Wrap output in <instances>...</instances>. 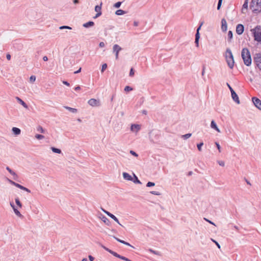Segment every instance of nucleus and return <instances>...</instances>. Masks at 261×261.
Instances as JSON below:
<instances>
[{"label": "nucleus", "mask_w": 261, "mask_h": 261, "mask_svg": "<svg viewBox=\"0 0 261 261\" xmlns=\"http://www.w3.org/2000/svg\"><path fill=\"white\" fill-rule=\"evenodd\" d=\"M241 56L245 65L249 66L251 64L252 60L250 53L247 48H244L242 50Z\"/></svg>", "instance_id": "nucleus-1"}, {"label": "nucleus", "mask_w": 261, "mask_h": 261, "mask_svg": "<svg viewBox=\"0 0 261 261\" xmlns=\"http://www.w3.org/2000/svg\"><path fill=\"white\" fill-rule=\"evenodd\" d=\"M250 8L255 15L261 13V0H252L250 3Z\"/></svg>", "instance_id": "nucleus-2"}, {"label": "nucleus", "mask_w": 261, "mask_h": 261, "mask_svg": "<svg viewBox=\"0 0 261 261\" xmlns=\"http://www.w3.org/2000/svg\"><path fill=\"white\" fill-rule=\"evenodd\" d=\"M225 59L228 67L232 69L234 66V58L230 48H227L225 52Z\"/></svg>", "instance_id": "nucleus-3"}, {"label": "nucleus", "mask_w": 261, "mask_h": 261, "mask_svg": "<svg viewBox=\"0 0 261 261\" xmlns=\"http://www.w3.org/2000/svg\"><path fill=\"white\" fill-rule=\"evenodd\" d=\"M254 39L255 41L260 42H261V26L257 25L254 29L251 30Z\"/></svg>", "instance_id": "nucleus-4"}, {"label": "nucleus", "mask_w": 261, "mask_h": 261, "mask_svg": "<svg viewBox=\"0 0 261 261\" xmlns=\"http://www.w3.org/2000/svg\"><path fill=\"white\" fill-rule=\"evenodd\" d=\"M253 60L256 64V67L261 70V54H256L253 58Z\"/></svg>", "instance_id": "nucleus-5"}, {"label": "nucleus", "mask_w": 261, "mask_h": 261, "mask_svg": "<svg viewBox=\"0 0 261 261\" xmlns=\"http://www.w3.org/2000/svg\"><path fill=\"white\" fill-rule=\"evenodd\" d=\"M13 44L14 48L17 50H21L23 48V44L19 40H15Z\"/></svg>", "instance_id": "nucleus-6"}, {"label": "nucleus", "mask_w": 261, "mask_h": 261, "mask_svg": "<svg viewBox=\"0 0 261 261\" xmlns=\"http://www.w3.org/2000/svg\"><path fill=\"white\" fill-rule=\"evenodd\" d=\"M252 101L254 104V105L259 110L261 111V100L256 97H253L252 98Z\"/></svg>", "instance_id": "nucleus-7"}, {"label": "nucleus", "mask_w": 261, "mask_h": 261, "mask_svg": "<svg viewBox=\"0 0 261 261\" xmlns=\"http://www.w3.org/2000/svg\"><path fill=\"white\" fill-rule=\"evenodd\" d=\"M10 182L12 185H13L15 186V187L20 189L21 190H24V191H26V192H27L28 193H30L31 192V191L29 189H28V188L22 186V185H20V184H19L18 183H16V182H14V181H13L12 180H10Z\"/></svg>", "instance_id": "nucleus-8"}, {"label": "nucleus", "mask_w": 261, "mask_h": 261, "mask_svg": "<svg viewBox=\"0 0 261 261\" xmlns=\"http://www.w3.org/2000/svg\"><path fill=\"white\" fill-rule=\"evenodd\" d=\"M244 31V26L242 24H238L236 27V33L237 34L242 35Z\"/></svg>", "instance_id": "nucleus-9"}, {"label": "nucleus", "mask_w": 261, "mask_h": 261, "mask_svg": "<svg viewBox=\"0 0 261 261\" xmlns=\"http://www.w3.org/2000/svg\"><path fill=\"white\" fill-rule=\"evenodd\" d=\"M88 104L92 107H96L99 106V100H96L94 98H91L88 100Z\"/></svg>", "instance_id": "nucleus-10"}, {"label": "nucleus", "mask_w": 261, "mask_h": 261, "mask_svg": "<svg viewBox=\"0 0 261 261\" xmlns=\"http://www.w3.org/2000/svg\"><path fill=\"white\" fill-rule=\"evenodd\" d=\"M10 205L13 208L15 215L20 218H23V216L21 214L20 212L16 208L13 202H10Z\"/></svg>", "instance_id": "nucleus-11"}, {"label": "nucleus", "mask_w": 261, "mask_h": 261, "mask_svg": "<svg viewBox=\"0 0 261 261\" xmlns=\"http://www.w3.org/2000/svg\"><path fill=\"white\" fill-rule=\"evenodd\" d=\"M221 30L222 32H225L227 30V24L225 18L221 20Z\"/></svg>", "instance_id": "nucleus-12"}, {"label": "nucleus", "mask_w": 261, "mask_h": 261, "mask_svg": "<svg viewBox=\"0 0 261 261\" xmlns=\"http://www.w3.org/2000/svg\"><path fill=\"white\" fill-rule=\"evenodd\" d=\"M231 97L232 99L238 104L240 103V100L237 94L234 91H232L231 92Z\"/></svg>", "instance_id": "nucleus-13"}, {"label": "nucleus", "mask_w": 261, "mask_h": 261, "mask_svg": "<svg viewBox=\"0 0 261 261\" xmlns=\"http://www.w3.org/2000/svg\"><path fill=\"white\" fill-rule=\"evenodd\" d=\"M141 129V126L139 124H133L130 127V130L132 132H138Z\"/></svg>", "instance_id": "nucleus-14"}, {"label": "nucleus", "mask_w": 261, "mask_h": 261, "mask_svg": "<svg viewBox=\"0 0 261 261\" xmlns=\"http://www.w3.org/2000/svg\"><path fill=\"white\" fill-rule=\"evenodd\" d=\"M203 22H201L200 24V25L197 28L196 30V33L195 34V39L199 40L200 39V33L199 31L201 29V26L202 25Z\"/></svg>", "instance_id": "nucleus-15"}, {"label": "nucleus", "mask_w": 261, "mask_h": 261, "mask_svg": "<svg viewBox=\"0 0 261 261\" xmlns=\"http://www.w3.org/2000/svg\"><path fill=\"white\" fill-rule=\"evenodd\" d=\"M15 98L17 100V102H19L20 105H21L24 108L26 109L28 108L27 104L24 101H23L20 98L17 96Z\"/></svg>", "instance_id": "nucleus-16"}, {"label": "nucleus", "mask_w": 261, "mask_h": 261, "mask_svg": "<svg viewBox=\"0 0 261 261\" xmlns=\"http://www.w3.org/2000/svg\"><path fill=\"white\" fill-rule=\"evenodd\" d=\"M122 175H123V177L124 179H125L127 180H129V181L133 180V177L128 173H127L126 172H123Z\"/></svg>", "instance_id": "nucleus-17"}, {"label": "nucleus", "mask_w": 261, "mask_h": 261, "mask_svg": "<svg viewBox=\"0 0 261 261\" xmlns=\"http://www.w3.org/2000/svg\"><path fill=\"white\" fill-rule=\"evenodd\" d=\"M211 127L216 130L217 132L220 133V130L217 127V125L214 120H212L211 123Z\"/></svg>", "instance_id": "nucleus-18"}, {"label": "nucleus", "mask_w": 261, "mask_h": 261, "mask_svg": "<svg viewBox=\"0 0 261 261\" xmlns=\"http://www.w3.org/2000/svg\"><path fill=\"white\" fill-rule=\"evenodd\" d=\"M113 238L116 239L118 242L122 243V244H123L125 245H127V246H130L132 247H134L133 246H132L129 243H128V242H126L123 240H120L119 239V238L115 237V236H113Z\"/></svg>", "instance_id": "nucleus-19"}, {"label": "nucleus", "mask_w": 261, "mask_h": 261, "mask_svg": "<svg viewBox=\"0 0 261 261\" xmlns=\"http://www.w3.org/2000/svg\"><path fill=\"white\" fill-rule=\"evenodd\" d=\"M94 25V22L92 21H89L83 24V26L85 28H88L93 27Z\"/></svg>", "instance_id": "nucleus-20"}, {"label": "nucleus", "mask_w": 261, "mask_h": 261, "mask_svg": "<svg viewBox=\"0 0 261 261\" xmlns=\"http://www.w3.org/2000/svg\"><path fill=\"white\" fill-rule=\"evenodd\" d=\"M13 133L15 135H19L21 133V130L17 127H13L12 129Z\"/></svg>", "instance_id": "nucleus-21"}, {"label": "nucleus", "mask_w": 261, "mask_h": 261, "mask_svg": "<svg viewBox=\"0 0 261 261\" xmlns=\"http://www.w3.org/2000/svg\"><path fill=\"white\" fill-rule=\"evenodd\" d=\"M113 49L114 52L119 53L122 48L118 44H115L113 46Z\"/></svg>", "instance_id": "nucleus-22"}, {"label": "nucleus", "mask_w": 261, "mask_h": 261, "mask_svg": "<svg viewBox=\"0 0 261 261\" xmlns=\"http://www.w3.org/2000/svg\"><path fill=\"white\" fill-rule=\"evenodd\" d=\"M64 108L73 113H76L77 112L76 109L72 108L68 106H64Z\"/></svg>", "instance_id": "nucleus-23"}, {"label": "nucleus", "mask_w": 261, "mask_h": 261, "mask_svg": "<svg viewBox=\"0 0 261 261\" xmlns=\"http://www.w3.org/2000/svg\"><path fill=\"white\" fill-rule=\"evenodd\" d=\"M126 13V11H124L123 10H121V9L117 10L115 12V14L117 15H122L125 14Z\"/></svg>", "instance_id": "nucleus-24"}, {"label": "nucleus", "mask_w": 261, "mask_h": 261, "mask_svg": "<svg viewBox=\"0 0 261 261\" xmlns=\"http://www.w3.org/2000/svg\"><path fill=\"white\" fill-rule=\"evenodd\" d=\"M148 251L150 252L151 253H153V254L157 255H159V256H161L162 255V254H161V253L160 252L154 250H153L152 249H150V248L148 249Z\"/></svg>", "instance_id": "nucleus-25"}, {"label": "nucleus", "mask_w": 261, "mask_h": 261, "mask_svg": "<svg viewBox=\"0 0 261 261\" xmlns=\"http://www.w3.org/2000/svg\"><path fill=\"white\" fill-rule=\"evenodd\" d=\"M101 6H102V3H100L99 5H96L95 7L94 10L96 12H101Z\"/></svg>", "instance_id": "nucleus-26"}, {"label": "nucleus", "mask_w": 261, "mask_h": 261, "mask_svg": "<svg viewBox=\"0 0 261 261\" xmlns=\"http://www.w3.org/2000/svg\"><path fill=\"white\" fill-rule=\"evenodd\" d=\"M248 0H245L244 3L242 6V13H244V12H243L244 9H248Z\"/></svg>", "instance_id": "nucleus-27"}, {"label": "nucleus", "mask_w": 261, "mask_h": 261, "mask_svg": "<svg viewBox=\"0 0 261 261\" xmlns=\"http://www.w3.org/2000/svg\"><path fill=\"white\" fill-rule=\"evenodd\" d=\"M227 36H228V42H231V39H232V37H233L232 32L231 31H229L228 32Z\"/></svg>", "instance_id": "nucleus-28"}, {"label": "nucleus", "mask_w": 261, "mask_h": 261, "mask_svg": "<svg viewBox=\"0 0 261 261\" xmlns=\"http://www.w3.org/2000/svg\"><path fill=\"white\" fill-rule=\"evenodd\" d=\"M51 149L55 153H61V150L59 149V148H57L54 147H51Z\"/></svg>", "instance_id": "nucleus-29"}, {"label": "nucleus", "mask_w": 261, "mask_h": 261, "mask_svg": "<svg viewBox=\"0 0 261 261\" xmlns=\"http://www.w3.org/2000/svg\"><path fill=\"white\" fill-rule=\"evenodd\" d=\"M110 218L113 219L116 222H117L118 224H119L120 225L123 227V226L119 223L118 219L115 215L112 214V215L110 216Z\"/></svg>", "instance_id": "nucleus-30"}, {"label": "nucleus", "mask_w": 261, "mask_h": 261, "mask_svg": "<svg viewBox=\"0 0 261 261\" xmlns=\"http://www.w3.org/2000/svg\"><path fill=\"white\" fill-rule=\"evenodd\" d=\"M134 180L133 179L132 181H133V182L135 184H141V182L138 179L137 176L135 174H134Z\"/></svg>", "instance_id": "nucleus-31"}, {"label": "nucleus", "mask_w": 261, "mask_h": 261, "mask_svg": "<svg viewBox=\"0 0 261 261\" xmlns=\"http://www.w3.org/2000/svg\"><path fill=\"white\" fill-rule=\"evenodd\" d=\"M110 253L111 254H112L113 255H114V256H115L116 257H118V258H119L120 259L121 258V257L122 256V255H119V254H118L116 252L113 251V250L110 251Z\"/></svg>", "instance_id": "nucleus-32"}, {"label": "nucleus", "mask_w": 261, "mask_h": 261, "mask_svg": "<svg viewBox=\"0 0 261 261\" xmlns=\"http://www.w3.org/2000/svg\"><path fill=\"white\" fill-rule=\"evenodd\" d=\"M191 136H192V134L188 133V134L182 135L181 136V138L184 140H186V139H188V138H189Z\"/></svg>", "instance_id": "nucleus-33"}, {"label": "nucleus", "mask_w": 261, "mask_h": 261, "mask_svg": "<svg viewBox=\"0 0 261 261\" xmlns=\"http://www.w3.org/2000/svg\"><path fill=\"white\" fill-rule=\"evenodd\" d=\"M15 202H16V204L17 205V206L21 208L22 207V204L20 202L19 199L18 198H15Z\"/></svg>", "instance_id": "nucleus-34"}, {"label": "nucleus", "mask_w": 261, "mask_h": 261, "mask_svg": "<svg viewBox=\"0 0 261 261\" xmlns=\"http://www.w3.org/2000/svg\"><path fill=\"white\" fill-rule=\"evenodd\" d=\"M203 145V142H200L197 145V149L199 151H201L202 150L201 147Z\"/></svg>", "instance_id": "nucleus-35"}, {"label": "nucleus", "mask_w": 261, "mask_h": 261, "mask_svg": "<svg viewBox=\"0 0 261 261\" xmlns=\"http://www.w3.org/2000/svg\"><path fill=\"white\" fill-rule=\"evenodd\" d=\"M59 29L60 30H63V29H68V30H71L72 28L69 27V26H67V25H62V26H61Z\"/></svg>", "instance_id": "nucleus-36"}, {"label": "nucleus", "mask_w": 261, "mask_h": 261, "mask_svg": "<svg viewBox=\"0 0 261 261\" xmlns=\"http://www.w3.org/2000/svg\"><path fill=\"white\" fill-rule=\"evenodd\" d=\"M35 138L38 140H41V139H42L44 138V136L43 135H40V134H36L35 135Z\"/></svg>", "instance_id": "nucleus-37"}, {"label": "nucleus", "mask_w": 261, "mask_h": 261, "mask_svg": "<svg viewBox=\"0 0 261 261\" xmlns=\"http://www.w3.org/2000/svg\"><path fill=\"white\" fill-rule=\"evenodd\" d=\"M133 90V88L129 86H126L125 88H124V91L125 92H129L130 91H132Z\"/></svg>", "instance_id": "nucleus-38"}, {"label": "nucleus", "mask_w": 261, "mask_h": 261, "mask_svg": "<svg viewBox=\"0 0 261 261\" xmlns=\"http://www.w3.org/2000/svg\"><path fill=\"white\" fill-rule=\"evenodd\" d=\"M6 169L11 174L13 175H16L15 173L12 171L9 167H7Z\"/></svg>", "instance_id": "nucleus-39"}, {"label": "nucleus", "mask_w": 261, "mask_h": 261, "mask_svg": "<svg viewBox=\"0 0 261 261\" xmlns=\"http://www.w3.org/2000/svg\"><path fill=\"white\" fill-rule=\"evenodd\" d=\"M122 4V2H118L117 3H116L114 5V7L116 8H119L121 5Z\"/></svg>", "instance_id": "nucleus-40"}, {"label": "nucleus", "mask_w": 261, "mask_h": 261, "mask_svg": "<svg viewBox=\"0 0 261 261\" xmlns=\"http://www.w3.org/2000/svg\"><path fill=\"white\" fill-rule=\"evenodd\" d=\"M107 64L106 63H105L103 64H102V67H101V71L102 72H103L107 68Z\"/></svg>", "instance_id": "nucleus-41"}, {"label": "nucleus", "mask_w": 261, "mask_h": 261, "mask_svg": "<svg viewBox=\"0 0 261 261\" xmlns=\"http://www.w3.org/2000/svg\"><path fill=\"white\" fill-rule=\"evenodd\" d=\"M155 185V184L153 182L148 181L146 184V187H153Z\"/></svg>", "instance_id": "nucleus-42"}, {"label": "nucleus", "mask_w": 261, "mask_h": 261, "mask_svg": "<svg viewBox=\"0 0 261 261\" xmlns=\"http://www.w3.org/2000/svg\"><path fill=\"white\" fill-rule=\"evenodd\" d=\"M37 130L38 132H40V133H44V129L43 128V127L41 126H39L38 127H37Z\"/></svg>", "instance_id": "nucleus-43"}, {"label": "nucleus", "mask_w": 261, "mask_h": 261, "mask_svg": "<svg viewBox=\"0 0 261 261\" xmlns=\"http://www.w3.org/2000/svg\"><path fill=\"white\" fill-rule=\"evenodd\" d=\"M135 74V71L133 68H132L130 70L129 75L130 76H133Z\"/></svg>", "instance_id": "nucleus-44"}, {"label": "nucleus", "mask_w": 261, "mask_h": 261, "mask_svg": "<svg viewBox=\"0 0 261 261\" xmlns=\"http://www.w3.org/2000/svg\"><path fill=\"white\" fill-rule=\"evenodd\" d=\"M35 80H36V76L35 75L31 76V77L30 78V81L31 82L33 83L35 81Z\"/></svg>", "instance_id": "nucleus-45"}, {"label": "nucleus", "mask_w": 261, "mask_h": 261, "mask_svg": "<svg viewBox=\"0 0 261 261\" xmlns=\"http://www.w3.org/2000/svg\"><path fill=\"white\" fill-rule=\"evenodd\" d=\"M211 240L213 242H214L216 245V246L218 247V248H220V244L215 240H214L213 239H211Z\"/></svg>", "instance_id": "nucleus-46"}, {"label": "nucleus", "mask_w": 261, "mask_h": 261, "mask_svg": "<svg viewBox=\"0 0 261 261\" xmlns=\"http://www.w3.org/2000/svg\"><path fill=\"white\" fill-rule=\"evenodd\" d=\"M150 193L153 194V195H158V196L161 195V194H160V193L159 192L154 191H151Z\"/></svg>", "instance_id": "nucleus-47"}, {"label": "nucleus", "mask_w": 261, "mask_h": 261, "mask_svg": "<svg viewBox=\"0 0 261 261\" xmlns=\"http://www.w3.org/2000/svg\"><path fill=\"white\" fill-rule=\"evenodd\" d=\"M102 211L105 213L108 216H109L110 217V216L111 215H112V214H111V213L109 212L108 211H106L105 210L103 209V208H101Z\"/></svg>", "instance_id": "nucleus-48"}, {"label": "nucleus", "mask_w": 261, "mask_h": 261, "mask_svg": "<svg viewBox=\"0 0 261 261\" xmlns=\"http://www.w3.org/2000/svg\"><path fill=\"white\" fill-rule=\"evenodd\" d=\"M218 163L219 164V165L221 166H224L225 165V163L224 161H218Z\"/></svg>", "instance_id": "nucleus-49"}, {"label": "nucleus", "mask_w": 261, "mask_h": 261, "mask_svg": "<svg viewBox=\"0 0 261 261\" xmlns=\"http://www.w3.org/2000/svg\"><path fill=\"white\" fill-rule=\"evenodd\" d=\"M222 1H218V5H217V10H220L221 5H222Z\"/></svg>", "instance_id": "nucleus-50"}, {"label": "nucleus", "mask_w": 261, "mask_h": 261, "mask_svg": "<svg viewBox=\"0 0 261 261\" xmlns=\"http://www.w3.org/2000/svg\"><path fill=\"white\" fill-rule=\"evenodd\" d=\"M215 144L219 152H221V147L220 144L218 142H215Z\"/></svg>", "instance_id": "nucleus-51"}, {"label": "nucleus", "mask_w": 261, "mask_h": 261, "mask_svg": "<svg viewBox=\"0 0 261 261\" xmlns=\"http://www.w3.org/2000/svg\"><path fill=\"white\" fill-rule=\"evenodd\" d=\"M102 14L101 12H97L95 16L93 17V18L95 19L99 17Z\"/></svg>", "instance_id": "nucleus-52"}, {"label": "nucleus", "mask_w": 261, "mask_h": 261, "mask_svg": "<svg viewBox=\"0 0 261 261\" xmlns=\"http://www.w3.org/2000/svg\"><path fill=\"white\" fill-rule=\"evenodd\" d=\"M130 153L136 157H137L138 156V154L133 150H130Z\"/></svg>", "instance_id": "nucleus-53"}, {"label": "nucleus", "mask_w": 261, "mask_h": 261, "mask_svg": "<svg viewBox=\"0 0 261 261\" xmlns=\"http://www.w3.org/2000/svg\"><path fill=\"white\" fill-rule=\"evenodd\" d=\"M226 85H227V87H228L230 92H232V91H234L233 89L232 88V87L230 86V85L228 83H226Z\"/></svg>", "instance_id": "nucleus-54"}, {"label": "nucleus", "mask_w": 261, "mask_h": 261, "mask_svg": "<svg viewBox=\"0 0 261 261\" xmlns=\"http://www.w3.org/2000/svg\"><path fill=\"white\" fill-rule=\"evenodd\" d=\"M205 66L204 65L202 67V75L203 76L205 73Z\"/></svg>", "instance_id": "nucleus-55"}, {"label": "nucleus", "mask_w": 261, "mask_h": 261, "mask_svg": "<svg viewBox=\"0 0 261 261\" xmlns=\"http://www.w3.org/2000/svg\"><path fill=\"white\" fill-rule=\"evenodd\" d=\"M63 84L67 86H70V84L66 81H63L62 82Z\"/></svg>", "instance_id": "nucleus-56"}, {"label": "nucleus", "mask_w": 261, "mask_h": 261, "mask_svg": "<svg viewBox=\"0 0 261 261\" xmlns=\"http://www.w3.org/2000/svg\"><path fill=\"white\" fill-rule=\"evenodd\" d=\"M105 43H104V42H100L99 43V46L100 47H104V46H105Z\"/></svg>", "instance_id": "nucleus-57"}, {"label": "nucleus", "mask_w": 261, "mask_h": 261, "mask_svg": "<svg viewBox=\"0 0 261 261\" xmlns=\"http://www.w3.org/2000/svg\"><path fill=\"white\" fill-rule=\"evenodd\" d=\"M199 40H197V39H195V43L196 44V46L197 47H198L199 46Z\"/></svg>", "instance_id": "nucleus-58"}, {"label": "nucleus", "mask_w": 261, "mask_h": 261, "mask_svg": "<svg viewBox=\"0 0 261 261\" xmlns=\"http://www.w3.org/2000/svg\"><path fill=\"white\" fill-rule=\"evenodd\" d=\"M88 257L90 261H93L94 259V257H93L92 255H89Z\"/></svg>", "instance_id": "nucleus-59"}, {"label": "nucleus", "mask_w": 261, "mask_h": 261, "mask_svg": "<svg viewBox=\"0 0 261 261\" xmlns=\"http://www.w3.org/2000/svg\"><path fill=\"white\" fill-rule=\"evenodd\" d=\"M81 69H82V68L80 67L77 71H74V74H77V73H80L81 71Z\"/></svg>", "instance_id": "nucleus-60"}, {"label": "nucleus", "mask_w": 261, "mask_h": 261, "mask_svg": "<svg viewBox=\"0 0 261 261\" xmlns=\"http://www.w3.org/2000/svg\"><path fill=\"white\" fill-rule=\"evenodd\" d=\"M6 58L8 60H10L11 59V55L9 54H7L6 55Z\"/></svg>", "instance_id": "nucleus-61"}, {"label": "nucleus", "mask_w": 261, "mask_h": 261, "mask_svg": "<svg viewBox=\"0 0 261 261\" xmlns=\"http://www.w3.org/2000/svg\"><path fill=\"white\" fill-rule=\"evenodd\" d=\"M81 89V87L80 86H77L74 88V90L78 91Z\"/></svg>", "instance_id": "nucleus-62"}, {"label": "nucleus", "mask_w": 261, "mask_h": 261, "mask_svg": "<svg viewBox=\"0 0 261 261\" xmlns=\"http://www.w3.org/2000/svg\"><path fill=\"white\" fill-rule=\"evenodd\" d=\"M104 249L106 251H107L108 252H109L110 253V251H112V250L109 249L108 248L105 247H104Z\"/></svg>", "instance_id": "nucleus-63"}, {"label": "nucleus", "mask_w": 261, "mask_h": 261, "mask_svg": "<svg viewBox=\"0 0 261 261\" xmlns=\"http://www.w3.org/2000/svg\"><path fill=\"white\" fill-rule=\"evenodd\" d=\"M43 60L44 61H47L48 60V58L47 56H44L43 58Z\"/></svg>", "instance_id": "nucleus-64"}]
</instances>
